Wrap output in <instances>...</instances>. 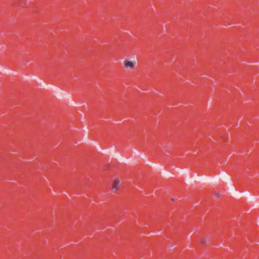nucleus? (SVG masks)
Wrapping results in <instances>:
<instances>
[{"label": "nucleus", "instance_id": "f257e3e1", "mask_svg": "<svg viewBox=\"0 0 259 259\" xmlns=\"http://www.w3.org/2000/svg\"><path fill=\"white\" fill-rule=\"evenodd\" d=\"M124 65L126 68H130V69L133 70L135 67L136 62L128 60H125L124 62Z\"/></svg>", "mask_w": 259, "mask_h": 259}, {"label": "nucleus", "instance_id": "f03ea898", "mask_svg": "<svg viewBox=\"0 0 259 259\" xmlns=\"http://www.w3.org/2000/svg\"><path fill=\"white\" fill-rule=\"evenodd\" d=\"M119 184V181L117 180H115L112 186V189L115 191H117L118 189V185Z\"/></svg>", "mask_w": 259, "mask_h": 259}]
</instances>
